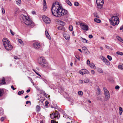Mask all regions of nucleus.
<instances>
[{
  "label": "nucleus",
  "mask_w": 123,
  "mask_h": 123,
  "mask_svg": "<svg viewBox=\"0 0 123 123\" xmlns=\"http://www.w3.org/2000/svg\"><path fill=\"white\" fill-rule=\"evenodd\" d=\"M51 10L54 16L59 17L66 15L68 12L66 10L62 8L61 5L58 2H55L52 5Z\"/></svg>",
  "instance_id": "obj_1"
},
{
  "label": "nucleus",
  "mask_w": 123,
  "mask_h": 123,
  "mask_svg": "<svg viewBox=\"0 0 123 123\" xmlns=\"http://www.w3.org/2000/svg\"><path fill=\"white\" fill-rule=\"evenodd\" d=\"M20 18L21 21L23 22L27 26L30 27H32L34 26V23L27 16L21 14L20 16Z\"/></svg>",
  "instance_id": "obj_2"
},
{
  "label": "nucleus",
  "mask_w": 123,
  "mask_h": 123,
  "mask_svg": "<svg viewBox=\"0 0 123 123\" xmlns=\"http://www.w3.org/2000/svg\"><path fill=\"white\" fill-rule=\"evenodd\" d=\"M2 42L4 47L6 50L9 51L12 49L13 47L7 38H3L2 39Z\"/></svg>",
  "instance_id": "obj_3"
},
{
  "label": "nucleus",
  "mask_w": 123,
  "mask_h": 123,
  "mask_svg": "<svg viewBox=\"0 0 123 123\" xmlns=\"http://www.w3.org/2000/svg\"><path fill=\"white\" fill-rule=\"evenodd\" d=\"M38 63L42 67H45L48 66V64L44 58L41 57L38 58L37 60Z\"/></svg>",
  "instance_id": "obj_4"
},
{
  "label": "nucleus",
  "mask_w": 123,
  "mask_h": 123,
  "mask_svg": "<svg viewBox=\"0 0 123 123\" xmlns=\"http://www.w3.org/2000/svg\"><path fill=\"white\" fill-rule=\"evenodd\" d=\"M119 18L117 16H113L109 19L111 24L113 26L118 25L119 22Z\"/></svg>",
  "instance_id": "obj_5"
},
{
  "label": "nucleus",
  "mask_w": 123,
  "mask_h": 123,
  "mask_svg": "<svg viewBox=\"0 0 123 123\" xmlns=\"http://www.w3.org/2000/svg\"><path fill=\"white\" fill-rule=\"evenodd\" d=\"M104 1V0H96V2L97 4V8L99 9L102 8Z\"/></svg>",
  "instance_id": "obj_6"
},
{
  "label": "nucleus",
  "mask_w": 123,
  "mask_h": 123,
  "mask_svg": "<svg viewBox=\"0 0 123 123\" xmlns=\"http://www.w3.org/2000/svg\"><path fill=\"white\" fill-rule=\"evenodd\" d=\"M103 90L105 92V100L107 101L110 98V93L107 90L105 87L103 88Z\"/></svg>",
  "instance_id": "obj_7"
},
{
  "label": "nucleus",
  "mask_w": 123,
  "mask_h": 123,
  "mask_svg": "<svg viewBox=\"0 0 123 123\" xmlns=\"http://www.w3.org/2000/svg\"><path fill=\"white\" fill-rule=\"evenodd\" d=\"M50 115L51 118L53 119H55V118L58 119L60 117L59 113L57 112L55 113H53L52 114H50Z\"/></svg>",
  "instance_id": "obj_8"
},
{
  "label": "nucleus",
  "mask_w": 123,
  "mask_h": 123,
  "mask_svg": "<svg viewBox=\"0 0 123 123\" xmlns=\"http://www.w3.org/2000/svg\"><path fill=\"white\" fill-rule=\"evenodd\" d=\"M80 25L81 29L83 30L84 31H86L88 30L89 27L87 25L82 23L80 24Z\"/></svg>",
  "instance_id": "obj_9"
},
{
  "label": "nucleus",
  "mask_w": 123,
  "mask_h": 123,
  "mask_svg": "<svg viewBox=\"0 0 123 123\" xmlns=\"http://www.w3.org/2000/svg\"><path fill=\"white\" fill-rule=\"evenodd\" d=\"M43 20L46 24H49L51 22V20L47 16H44L42 17Z\"/></svg>",
  "instance_id": "obj_10"
},
{
  "label": "nucleus",
  "mask_w": 123,
  "mask_h": 123,
  "mask_svg": "<svg viewBox=\"0 0 123 123\" xmlns=\"http://www.w3.org/2000/svg\"><path fill=\"white\" fill-rule=\"evenodd\" d=\"M33 46L34 48L36 49H37L40 47V44L39 43L36 42L33 43Z\"/></svg>",
  "instance_id": "obj_11"
},
{
  "label": "nucleus",
  "mask_w": 123,
  "mask_h": 123,
  "mask_svg": "<svg viewBox=\"0 0 123 123\" xmlns=\"http://www.w3.org/2000/svg\"><path fill=\"white\" fill-rule=\"evenodd\" d=\"M89 73V72L87 70L85 69H82L79 71V73L81 74H84L86 73L88 74Z\"/></svg>",
  "instance_id": "obj_12"
},
{
  "label": "nucleus",
  "mask_w": 123,
  "mask_h": 123,
  "mask_svg": "<svg viewBox=\"0 0 123 123\" xmlns=\"http://www.w3.org/2000/svg\"><path fill=\"white\" fill-rule=\"evenodd\" d=\"M102 59L103 62L106 64V65L109 66L110 65V62L108 61L105 58L102 57Z\"/></svg>",
  "instance_id": "obj_13"
},
{
  "label": "nucleus",
  "mask_w": 123,
  "mask_h": 123,
  "mask_svg": "<svg viewBox=\"0 0 123 123\" xmlns=\"http://www.w3.org/2000/svg\"><path fill=\"white\" fill-rule=\"evenodd\" d=\"M63 36L66 40H69L70 39V37L69 35H64Z\"/></svg>",
  "instance_id": "obj_14"
},
{
  "label": "nucleus",
  "mask_w": 123,
  "mask_h": 123,
  "mask_svg": "<svg viewBox=\"0 0 123 123\" xmlns=\"http://www.w3.org/2000/svg\"><path fill=\"white\" fill-rule=\"evenodd\" d=\"M6 83L5 79L4 77H3L1 80H0V84L2 85L5 84Z\"/></svg>",
  "instance_id": "obj_15"
},
{
  "label": "nucleus",
  "mask_w": 123,
  "mask_h": 123,
  "mask_svg": "<svg viewBox=\"0 0 123 123\" xmlns=\"http://www.w3.org/2000/svg\"><path fill=\"white\" fill-rule=\"evenodd\" d=\"M41 108L40 106L38 105H37L36 107V111L37 112H39Z\"/></svg>",
  "instance_id": "obj_16"
},
{
  "label": "nucleus",
  "mask_w": 123,
  "mask_h": 123,
  "mask_svg": "<svg viewBox=\"0 0 123 123\" xmlns=\"http://www.w3.org/2000/svg\"><path fill=\"white\" fill-rule=\"evenodd\" d=\"M90 67L92 68L95 69L96 67L94 64L93 63H91L89 65Z\"/></svg>",
  "instance_id": "obj_17"
},
{
  "label": "nucleus",
  "mask_w": 123,
  "mask_h": 123,
  "mask_svg": "<svg viewBox=\"0 0 123 123\" xmlns=\"http://www.w3.org/2000/svg\"><path fill=\"white\" fill-rule=\"evenodd\" d=\"M94 21L95 22L98 23H100L101 22V20L100 19L97 18H94Z\"/></svg>",
  "instance_id": "obj_18"
},
{
  "label": "nucleus",
  "mask_w": 123,
  "mask_h": 123,
  "mask_svg": "<svg viewBox=\"0 0 123 123\" xmlns=\"http://www.w3.org/2000/svg\"><path fill=\"white\" fill-rule=\"evenodd\" d=\"M45 34L46 37L49 39V37H50L47 31L46 30L45 31Z\"/></svg>",
  "instance_id": "obj_19"
},
{
  "label": "nucleus",
  "mask_w": 123,
  "mask_h": 123,
  "mask_svg": "<svg viewBox=\"0 0 123 123\" xmlns=\"http://www.w3.org/2000/svg\"><path fill=\"white\" fill-rule=\"evenodd\" d=\"M81 40L82 41L85 43H87L88 42L87 40L82 37H81Z\"/></svg>",
  "instance_id": "obj_20"
},
{
  "label": "nucleus",
  "mask_w": 123,
  "mask_h": 123,
  "mask_svg": "<svg viewBox=\"0 0 123 123\" xmlns=\"http://www.w3.org/2000/svg\"><path fill=\"white\" fill-rule=\"evenodd\" d=\"M93 14L95 17H96L98 18H99V16H98V14L97 12L93 13Z\"/></svg>",
  "instance_id": "obj_21"
},
{
  "label": "nucleus",
  "mask_w": 123,
  "mask_h": 123,
  "mask_svg": "<svg viewBox=\"0 0 123 123\" xmlns=\"http://www.w3.org/2000/svg\"><path fill=\"white\" fill-rule=\"evenodd\" d=\"M82 49L85 52L87 53V51H88L87 48L85 47H83L82 48Z\"/></svg>",
  "instance_id": "obj_22"
},
{
  "label": "nucleus",
  "mask_w": 123,
  "mask_h": 123,
  "mask_svg": "<svg viewBox=\"0 0 123 123\" xmlns=\"http://www.w3.org/2000/svg\"><path fill=\"white\" fill-rule=\"evenodd\" d=\"M4 92L3 90L0 89V98L3 95Z\"/></svg>",
  "instance_id": "obj_23"
},
{
  "label": "nucleus",
  "mask_w": 123,
  "mask_h": 123,
  "mask_svg": "<svg viewBox=\"0 0 123 123\" xmlns=\"http://www.w3.org/2000/svg\"><path fill=\"white\" fill-rule=\"evenodd\" d=\"M119 114L120 115H121L123 112V109L122 107H119Z\"/></svg>",
  "instance_id": "obj_24"
},
{
  "label": "nucleus",
  "mask_w": 123,
  "mask_h": 123,
  "mask_svg": "<svg viewBox=\"0 0 123 123\" xmlns=\"http://www.w3.org/2000/svg\"><path fill=\"white\" fill-rule=\"evenodd\" d=\"M118 68L119 69H123V64H122L121 65H118Z\"/></svg>",
  "instance_id": "obj_25"
},
{
  "label": "nucleus",
  "mask_w": 123,
  "mask_h": 123,
  "mask_svg": "<svg viewBox=\"0 0 123 123\" xmlns=\"http://www.w3.org/2000/svg\"><path fill=\"white\" fill-rule=\"evenodd\" d=\"M16 2L17 4L19 5L21 3V0H17Z\"/></svg>",
  "instance_id": "obj_26"
},
{
  "label": "nucleus",
  "mask_w": 123,
  "mask_h": 123,
  "mask_svg": "<svg viewBox=\"0 0 123 123\" xmlns=\"http://www.w3.org/2000/svg\"><path fill=\"white\" fill-rule=\"evenodd\" d=\"M97 71L99 73H103V71L100 68H98L97 69Z\"/></svg>",
  "instance_id": "obj_27"
},
{
  "label": "nucleus",
  "mask_w": 123,
  "mask_h": 123,
  "mask_svg": "<svg viewBox=\"0 0 123 123\" xmlns=\"http://www.w3.org/2000/svg\"><path fill=\"white\" fill-rule=\"evenodd\" d=\"M78 93L79 95L80 96H82L83 95V92L81 91H79L78 92Z\"/></svg>",
  "instance_id": "obj_28"
},
{
  "label": "nucleus",
  "mask_w": 123,
  "mask_h": 123,
  "mask_svg": "<svg viewBox=\"0 0 123 123\" xmlns=\"http://www.w3.org/2000/svg\"><path fill=\"white\" fill-rule=\"evenodd\" d=\"M89 79L87 78L85 79L84 80V82L85 83H87L89 82Z\"/></svg>",
  "instance_id": "obj_29"
},
{
  "label": "nucleus",
  "mask_w": 123,
  "mask_h": 123,
  "mask_svg": "<svg viewBox=\"0 0 123 123\" xmlns=\"http://www.w3.org/2000/svg\"><path fill=\"white\" fill-rule=\"evenodd\" d=\"M24 92V91L23 90H22L21 91H19L18 92V94L19 95H21L23 94Z\"/></svg>",
  "instance_id": "obj_30"
},
{
  "label": "nucleus",
  "mask_w": 123,
  "mask_h": 123,
  "mask_svg": "<svg viewBox=\"0 0 123 123\" xmlns=\"http://www.w3.org/2000/svg\"><path fill=\"white\" fill-rule=\"evenodd\" d=\"M116 53L117 54L120 55H123V53L122 52L119 51L117 52Z\"/></svg>",
  "instance_id": "obj_31"
},
{
  "label": "nucleus",
  "mask_w": 123,
  "mask_h": 123,
  "mask_svg": "<svg viewBox=\"0 0 123 123\" xmlns=\"http://www.w3.org/2000/svg\"><path fill=\"white\" fill-rule=\"evenodd\" d=\"M69 30L70 31H72L73 30V28L72 25H70L69 27Z\"/></svg>",
  "instance_id": "obj_32"
},
{
  "label": "nucleus",
  "mask_w": 123,
  "mask_h": 123,
  "mask_svg": "<svg viewBox=\"0 0 123 123\" xmlns=\"http://www.w3.org/2000/svg\"><path fill=\"white\" fill-rule=\"evenodd\" d=\"M19 42L20 43L21 45H23V43L22 40L20 39H19L18 40Z\"/></svg>",
  "instance_id": "obj_33"
},
{
  "label": "nucleus",
  "mask_w": 123,
  "mask_h": 123,
  "mask_svg": "<svg viewBox=\"0 0 123 123\" xmlns=\"http://www.w3.org/2000/svg\"><path fill=\"white\" fill-rule=\"evenodd\" d=\"M117 39L120 42L122 43H123V40L121 37H118Z\"/></svg>",
  "instance_id": "obj_34"
},
{
  "label": "nucleus",
  "mask_w": 123,
  "mask_h": 123,
  "mask_svg": "<svg viewBox=\"0 0 123 123\" xmlns=\"http://www.w3.org/2000/svg\"><path fill=\"white\" fill-rule=\"evenodd\" d=\"M107 57L110 61H111L112 60V58L109 55L107 56Z\"/></svg>",
  "instance_id": "obj_35"
},
{
  "label": "nucleus",
  "mask_w": 123,
  "mask_h": 123,
  "mask_svg": "<svg viewBox=\"0 0 123 123\" xmlns=\"http://www.w3.org/2000/svg\"><path fill=\"white\" fill-rule=\"evenodd\" d=\"M14 58L15 59H20V57L19 56H15L14 57Z\"/></svg>",
  "instance_id": "obj_36"
},
{
  "label": "nucleus",
  "mask_w": 123,
  "mask_h": 123,
  "mask_svg": "<svg viewBox=\"0 0 123 123\" xmlns=\"http://www.w3.org/2000/svg\"><path fill=\"white\" fill-rule=\"evenodd\" d=\"M60 25H64L65 24V23L64 22H63L62 21H61L60 22Z\"/></svg>",
  "instance_id": "obj_37"
},
{
  "label": "nucleus",
  "mask_w": 123,
  "mask_h": 123,
  "mask_svg": "<svg viewBox=\"0 0 123 123\" xmlns=\"http://www.w3.org/2000/svg\"><path fill=\"white\" fill-rule=\"evenodd\" d=\"M67 3L68 4L69 6H71L72 5V4L71 2L69 1V0H67L66 1Z\"/></svg>",
  "instance_id": "obj_38"
},
{
  "label": "nucleus",
  "mask_w": 123,
  "mask_h": 123,
  "mask_svg": "<svg viewBox=\"0 0 123 123\" xmlns=\"http://www.w3.org/2000/svg\"><path fill=\"white\" fill-rule=\"evenodd\" d=\"M74 6H78L79 5V3L77 2H75L74 3Z\"/></svg>",
  "instance_id": "obj_39"
},
{
  "label": "nucleus",
  "mask_w": 123,
  "mask_h": 123,
  "mask_svg": "<svg viewBox=\"0 0 123 123\" xmlns=\"http://www.w3.org/2000/svg\"><path fill=\"white\" fill-rule=\"evenodd\" d=\"M97 90H98V94H100V89L99 88H98L97 89Z\"/></svg>",
  "instance_id": "obj_40"
},
{
  "label": "nucleus",
  "mask_w": 123,
  "mask_h": 123,
  "mask_svg": "<svg viewBox=\"0 0 123 123\" xmlns=\"http://www.w3.org/2000/svg\"><path fill=\"white\" fill-rule=\"evenodd\" d=\"M120 87L119 86L117 85L115 87V88L117 90L119 89Z\"/></svg>",
  "instance_id": "obj_41"
},
{
  "label": "nucleus",
  "mask_w": 123,
  "mask_h": 123,
  "mask_svg": "<svg viewBox=\"0 0 123 123\" xmlns=\"http://www.w3.org/2000/svg\"><path fill=\"white\" fill-rule=\"evenodd\" d=\"M63 27L61 26H59L58 27V29L59 30H62V29Z\"/></svg>",
  "instance_id": "obj_42"
},
{
  "label": "nucleus",
  "mask_w": 123,
  "mask_h": 123,
  "mask_svg": "<svg viewBox=\"0 0 123 123\" xmlns=\"http://www.w3.org/2000/svg\"><path fill=\"white\" fill-rule=\"evenodd\" d=\"M43 5L44 6H45V5H46V2L45 0H43Z\"/></svg>",
  "instance_id": "obj_43"
},
{
  "label": "nucleus",
  "mask_w": 123,
  "mask_h": 123,
  "mask_svg": "<svg viewBox=\"0 0 123 123\" xmlns=\"http://www.w3.org/2000/svg\"><path fill=\"white\" fill-rule=\"evenodd\" d=\"M2 12L3 14H4L5 13V9L3 8H2L1 9Z\"/></svg>",
  "instance_id": "obj_44"
},
{
  "label": "nucleus",
  "mask_w": 123,
  "mask_h": 123,
  "mask_svg": "<svg viewBox=\"0 0 123 123\" xmlns=\"http://www.w3.org/2000/svg\"><path fill=\"white\" fill-rule=\"evenodd\" d=\"M46 8H47V7H46V5H45V6H44L43 5V10L44 11H45L46 10Z\"/></svg>",
  "instance_id": "obj_45"
},
{
  "label": "nucleus",
  "mask_w": 123,
  "mask_h": 123,
  "mask_svg": "<svg viewBox=\"0 0 123 123\" xmlns=\"http://www.w3.org/2000/svg\"><path fill=\"white\" fill-rule=\"evenodd\" d=\"M86 63H87V64L88 65H89L91 63H90V61L88 60L87 61Z\"/></svg>",
  "instance_id": "obj_46"
},
{
  "label": "nucleus",
  "mask_w": 123,
  "mask_h": 123,
  "mask_svg": "<svg viewBox=\"0 0 123 123\" xmlns=\"http://www.w3.org/2000/svg\"><path fill=\"white\" fill-rule=\"evenodd\" d=\"M91 72L92 74H94L95 73V72L93 70H92L91 71Z\"/></svg>",
  "instance_id": "obj_47"
},
{
  "label": "nucleus",
  "mask_w": 123,
  "mask_h": 123,
  "mask_svg": "<svg viewBox=\"0 0 123 123\" xmlns=\"http://www.w3.org/2000/svg\"><path fill=\"white\" fill-rule=\"evenodd\" d=\"M10 31L11 34L12 35H14V32L12 31L11 30H10Z\"/></svg>",
  "instance_id": "obj_48"
},
{
  "label": "nucleus",
  "mask_w": 123,
  "mask_h": 123,
  "mask_svg": "<svg viewBox=\"0 0 123 123\" xmlns=\"http://www.w3.org/2000/svg\"><path fill=\"white\" fill-rule=\"evenodd\" d=\"M93 37V36L92 35H90L89 36V37L90 38H92Z\"/></svg>",
  "instance_id": "obj_49"
},
{
  "label": "nucleus",
  "mask_w": 123,
  "mask_h": 123,
  "mask_svg": "<svg viewBox=\"0 0 123 123\" xmlns=\"http://www.w3.org/2000/svg\"><path fill=\"white\" fill-rule=\"evenodd\" d=\"M45 106H47L48 104H49V103L47 101H46L45 102Z\"/></svg>",
  "instance_id": "obj_50"
},
{
  "label": "nucleus",
  "mask_w": 123,
  "mask_h": 123,
  "mask_svg": "<svg viewBox=\"0 0 123 123\" xmlns=\"http://www.w3.org/2000/svg\"><path fill=\"white\" fill-rule=\"evenodd\" d=\"M80 24H82V23H80L79 22H76V25H80Z\"/></svg>",
  "instance_id": "obj_51"
},
{
  "label": "nucleus",
  "mask_w": 123,
  "mask_h": 123,
  "mask_svg": "<svg viewBox=\"0 0 123 123\" xmlns=\"http://www.w3.org/2000/svg\"><path fill=\"white\" fill-rule=\"evenodd\" d=\"M30 103V104H31V102L30 101H27L26 102V104H28V103Z\"/></svg>",
  "instance_id": "obj_52"
},
{
  "label": "nucleus",
  "mask_w": 123,
  "mask_h": 123,
  "mask_svg": "<svg viewBox=\"0 0 123 123\" xmlns=\"http://www.w3.org/2000/svg\"><path fill=\"white\" fill-rule=\"evenodd\" d=\"M75 57L79 60H80V57L79 56H75Z\"/></svg>",
  "instance_id": "obj_53"
},
{
  "label": "nucleus",
  "mask_w": 123,
  "mask_h": 123,
  "mask_svg": "<svg viewBox=\"0 0 123 123\" xmlns=\"http://www.w3.org/2000/svg\"><path fill=\"white\" fill-rule=\"evenodd\" d=\"M79 82L80 84H82L83 83V81L82 80H80L79 81Z\"/></svg>",
  "instance_id": "obj_54"
},
{
  "label": "nucleus",
  "mask_w": 123,
  "mask_h": 123,
  "mask_svg": "<svg viewBox=\"0 0 123 123\" xmlns=\"http://www.w3.org/2000/svg\"><path fill=\"white\" fill-rule=\"evenodd\" d=\"M11 88L13 90H14L15 89L14 88L13 86L12 85L11 86Z\"/></svg>",
  "instance_id": "obj_55"
},
{
  "label": "nucleus",
  "mask_w": 123,
  "mask_h": 123,
  "mask_svg": "<svg viewBox=\"0 0 123 123\" xmlns=\"http://www.w3.org/2000/svg\"><path fill=\"white\" fill-rule=\"evenodd\" d=\"M51 123H55V121L53 120H51Z\"/></svg>",
  "instance_id": "obj_56"
},
{
  "label": "nucleus",
  "mask_w": 123,
  "mask_h": 123,
  "mask_svg": "<svg viewBox=\"0 0 123 123\" xmlns=\"http://www.w3.org/2000/svg\"><path fill=\"white\" fill-rule=\"evenodd\" d=\"M32 13L33 14H36V12L35 11H32Z\"/></svg>",
  "instance_id": "obj_57"
},
{
  "label": "nucleus",
  "mask_w": 123,
  "mask_h": 123,
  "mask_svg": "<svg viewBox=\"0 0 123 123\" xmlns=\"http://www.w3.org/2000/svg\"><path fill=\"white\" fill-rule=\"evenodd\" d=\"M4 120V118L3 117H2L0 119L1 121H3Z\"/></svg>",
  "instance_id": "obj_58"
},
{
  "label": "nucleus",
  "mask_w": 123,
  "mask_h": 123,
  "mask_svg": "<svg viewBox=\"0 0 123 123\" xmlns=\"http://www.w3.org/2000/svg\"><path fill=\"white\" fill-rule=\"evenodd\" d=\"M120 30H123V25H122L120 28Z\"/></svg>",
  "instance_id": "obj_59"
},
{
  "label": "nucleus",
  "mask_w": 123,
  "mask_h": 123,
  "mask_svg": "<svg viewBox=\"0 0 123 123\" xmlns=\"http://www.w3.org/2000/svg\"><path fill=\"white\" fill-rule=\"evenodd\" d=\"M30 91V89H28L26 91V92L27 93L29 92Z\"/></svg>",
  "instance_id": "obj_60"
},
{
  "label": "nucleus",
  "mask_w": 123,
  "mask_h": 123,
  "mask_svg": "<svg viewBox=\"0 0 123 123\" xmlns=\"http://www.w3.org/2000/svg\"><path fill=\"white\" fill-rule=\"evenodd\" d=\"M72 35L73 36H75V35H74V31H73L72 32Z\"/></svg>",
  "instance_id": "obj_61"
},
{
  "label": "nucleus",
  "mask_w": 123,
  "mask_h": 123,
  "mask_svg": "<svg viewBox=\"0 0 123 123\" xmlns=\"http://www.w3.org/2000/svg\"><path fill=\"white\" fill-rule=\"evenodd\" d=\"M28 78H29L30 79V80L31 81H32V79L30 77H28Z\"/></svg>",
  "instance_id": "obj_62"
},
{
  "label": "nucleus",
  "mask_w": 123,
  "mask_h": 123,
  "mask_svg": "<svg viewBox=\"0 0 123 123\" xmlns=\"http://www.w3.org/2000/svg\"><path fill=\"white\" fill-rule=\"evenodd\" d=\"M29 97V96L28 95H26L25 96V98H28Z\"/></svg>",
  "instance_id": "obj_63"
},
{
  "label": "nucleus",
  "mask_w": 123,
  "mask_h": 123,
  "mask_svg": "<svg viewBox=\"0 0 123 123\" xmlns=\"http://www.w3.org/2000/svg\"><path fill=\"white\" fill-rule=\"evenodd\" d=\"M78 50L80 51V52H81V53H82V50H81L80 49H78Z\"/></svg>",
  "instance_id": "obj_64"
}]
</instances>
